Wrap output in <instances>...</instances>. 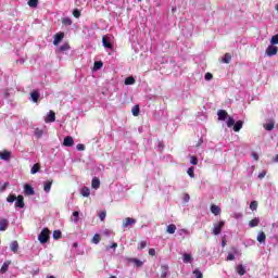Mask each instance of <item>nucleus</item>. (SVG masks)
<instances>
[{
  "instance_id": "8fccbe9b",
  "label": "nucleus",
  "mask_w": 278,
  "mask_h": 278,
  "mask_svg": "<svg viewBox=\"0 0 278 278\" xmlns=\"http://www.w3.org/2000/svg\"><path fill=\"white\" fill-rule=\"evenodd\" d=\"M270 45H278V34L271 37Z\"/></svg>"
},
{
  "instance_id": "5701e85b",
  "label": "nucleus",
  "mask_w": 278,
  "mask_h": 278,
  "mask_svg": "<svg viewBox=\"0 0 278 278\" xmlns=\"http://www.w3.org/2000/svg\"><path fill=\"white\" fill-rule=\"evenodd\" d=\"M211 212L215 216H218V214H220V206L215 205V204L211 205Z\"/></svg>"
},
{
  "instance_id": "0e129e2a",
  "label": "nucleus",
  "mask_w": 278,
  "mask_h": 278,
  "mask_svg": "<svg viewBox=\"0 0 278 278\" xmlns=\"http://www.w3.org/2000/svg\"><path fill=\"white\" fill-rule=\"evenodd\" d=\"M233 253H238V249L232 248Z\"/></svg>"
},
{
  "instance_id": "49530a36",
  "label": "nucleus",
  "mask_w": 278,
  "mask_h": 278,
  "mask_svg": "<svg viewBox=\"0 0 278 278\" xmlns=\"http://www.w3.org/2000/svg\"><path fill=\"white\" fill-rule=\"evenodd\" d=\"M193 275L195 276V278H203V273H201V270L199 269H194Z\"/></svg>"
},
{
  "instance_id": "a18cd8bd",
  "label": "nucleus",
  "mask_w": 278,
  "mask_h": 278,
  "mask_svg": "<svg viewBox=\"0 0 278 278\" xmlns=\"http://www.w3.org/2000/svg\"><path fill=\"white\" fill-rule=\"evenodd\" d=\"M204 79L205 81H212V79H214V75H212V73H206L204 75Z\"/></svg>"
},
{
  "instance_id": "3c124183",
  "label": "nucleus",
  "mask_w": 278,
  "mask_h": 278,
  "mask_svg": "<svg viewBox=\"0 0 278 278\" xmlns=\"http://www.w3.org/2000/svg\"><path fill=\"white\" fill-rule=\"evenodd\" d=\"M73 216H74V223H79V212L75 211L73 213Z\"/></svg>"
},
{
  "instance_id": "6e6552de",
  "label": "nucleus",
  "mask_w": 278,
  "mask_h": 278,
  "mask_svg": "<svg viewBox=\"0 0 278 278\" xmlns=\"http://www.w3.org/2000/svg\"><path fill=\"white\" fill-rule=\"evenodd\" d=\"M74 144L75 140L71 136H67L63 139V147H73Z\"/></svg>"
},
{
  "instance_id": "603ef678",
  "label": "nucleus",
  "mask_w": 278,
  "mask_h": 278,
  "mask_svg": "<svg viewBox=\"0 0 278 278\" xmlns=\"http://www.w3.org/2000/svg\"><path fill=\"white\" fill-rule=\"evenodd\" d=\"M226 260L227 262H233V260H236V255H233V253H229Z\"/></svg>"
},
{
  "instance_id": "680f3d73",
  "label": "nucleus",
  "mask_w": 278,
  "mask_h": 278,
  "mask_svg": "<svg viewBox=\"0 0 278 278\" xmlns=\"http://www.w3.org/2000/svg\"><path fill=\"white\" fill-rule=\"evenodd\" d=\"M202 144H203V139H200L199 142H198V144H197L195 147L199 148V147L202 146Z\"/></svg>"
},
{
  "instance_id": "7ed1b4c3",
  "label": "nucleus",
  "mask_w": 278,
  "mask_h": 278,
  "mask_svg": "<svg viewBox=\"0 0 278 278\" xmlns=\"http://www.w3.org/2000/svg\"><path fill=\"white\" fill-rule=\"evenodd\" d=\"M15 207L23 210L25 207V198L23 195H17L15 200Z\"/></svg>"
},
{
  "instance_id": "9b49d317",
  "label": "nucleus",
  "mask_w": 278,
  "mask_h": 278,
  "mask_svg": "<svg viewBox=\"0 0 278 278\" xmlns=\"http://www.w3.org/2000/svg\"><path fill=\"white\" fill-rule=\"evenodd\" d=\"M217 116H218V121H227V116H229V114L225 110H219L217 112Z\"/></svg>"
},
{
  "instance_id": "412c9836",
  "label": "nucleus",
  "mask_w": 278,
  "mask_h": 278,
  "mask_svg": "<svg viewBox=\"0 0 278 278\" xmlns=\"http://www.w3.org/2000/svg\"><path fill=\"white\" fill-rule=\"evenodd\" d=\"M220 62L223 64H229L231 62V54L229 52L225 53Z\"/></svg>"
},
{
  "instance_id": "4c0bfd02",
  "label": "nucleus",
  "mask_w": 278,
  "mask_h": 278,
  "mask_svg": "<svg viewBox=\"0 0 278 278\" xmlns=\"http://www.w3.org/2000/svg\"><path fill=\"white\" fill-rule=\"evenodd\" d=\"M236 125V119L233 117L229 116L227 121V127H233Z\"/></svg>"
},
{
  "instance_id": "b1692460",
  "label": "nucleus",
  "mask_w": 278,
  "mask_h": 278,
  "mask_svg": "<svg viewBox=\"0 0 278 278\" xmlns=\"http://www.w3.org/2000/svg\"><path fill=\"white\" fill-rule=\"evenodd\" d=\"M264 129H266V131H273V129H275V122L270 121L268 124H264Z\"/></svg>"
},
{
  "instance_id": "7c9ffc66",
  "label": "nucleus",
  "mask_w": 278,
  "mask_h": 278,
  "mask_svg": "<svg viewBox=\"0 0 278 278\" xmlns=\"http://www.w3.org/2000/svg\"><path fill=\"white\" fill-rule=\"evenodd\" d=\"M91 242H92L93 244H99V243L101 242V235L96 233V235L93 236V238L91 239Z\"/></svg>"
},
{
  "instance_id": "f8f14e48",
  "label": "nucleus",
  "mask_w": 278,
  "mask_h": 278,
  "mask_svg": "<svg viewBox=\"0 0 278 278\" xmlns=\"http://www.w3.org/2000/svg\"><path fill=\"white\" fill-rule=\"evenodd\" d=\"M91 187L93 188V190H99V188H101V180H99V178L97 177L92 178Z\"/></svg>"
},
{
  "instance_id": "72a5a7b5",
  "label": "nucleus",
  "mask_w": 278,
  "mask_h": 278,
  "mask_svg": "<svg viewBox=\"0 0 278 278\" xmlns=\"http://www.w3.org/2000/svg\"><path fill=\"white\" fill-rule=\"evenodd\" d=\"M131 112H132V115L140 116V105H135Z\"/></svg>"
},
{
  "instance_id": "de8ad7c7",
  "label": "nucleus",
  "mask_w": 278,
  "mask_h": 278,
  "mask_svg": "<svg viewBox=\"0 0 278 278\" xmlns=\"http://www.w3.org/2000/svg\"><path fill=\"white\" fill-rule=\"evenodd\" d=\"M8 268H10V263H3L1 267V273H8Z\"/></svg>"
},
{
  "instance_id": "e433bc0d",
  "label": "nucleus",
  "mask_w": 278,
  "mask_h": 278,
  "mask_svg": "<svg viewBox=\"0 0 278 278\" xmlns=\"http://www.w3.org/2000/svg\"><path fill=\"white\" fill-rule=\"evenodd\" d=\"M17 197L16 194H9L7 198L8 203H14L16 201Z\"/></svg>"
},
{
  "instance_id": "a211bd4d",
  "label": "nucleus",
  "mask_w": 278,
  "mask_h": 278,
  "mask_svg": "<svg viewBox=\"0 0 278 278\" xmlns=\"http://www.w3.org/2000/svg\"><path fill=\"white\" fill-rule=\"evenodd\" d=\"M12 157V153L10 151L0 152V160H10Z\"/></svg>"
},
{
  "instance_id": "37998d69",
  "label": "nucleus",
  "mask_w": 278,
  "mask_h": 278,
  "mask_svg": "<svg viewBox=\"0 0 278 278\" xmlns=\"http://www.w3.org/2000/svg\"><path fill=\"white\" fill-rule=\"evenodd\" d=\"M250 210H252V212H255L257 210V201H252L250 203Z\"/></svg>"
},
{
  "instance_id": "a19ab883",
  "label": "nucleus",
  "mask_w": 278,
  "mask_h": 278,
  "mask_svg": "<svg viewBox=\"0 0 278 278\" xmlns=\"http://www.w3.org/2000/svg\"><path fill=\"white\" fill-rule=\"evenodd\" d=\"M70 49H71V45H68V43H63V45L59 48L60 51H68Z\"/></svg>"
},
{
  "instance_id": "ddd939ff",
  "label": "nucleus",
  "mask_w": 278,
  "mask_h": 278,
  "mask_svg": "<svg viewBox=\"0 0 278 278\" xmlns=\"http://www.w3.org/2000/svg\"><path fill=\"white\" fill-rule=\"evenodd\" d=\"M237 273L240 277H244V275H247V267H244L242 264H239L237 267Z\"/></svg>"
},
{
  "instance_id": "aec40b11",
  "label": "nucleus",
  "mask_w": 278,
  "mask_h": 278,
  "mask_svg": "<svg viewBox=\"0 0 278 278\" xmlns=\"http://www.w3.org/2000/svg\"><path fill=\"white\" fill-rule=\"evenodd\" d=\"M10 249L13 253H18V241H12L10 244Z\"/></svg>"
},
{
  "instance_id": "6ab92c4d",
  "label": "nucleus",
  "mask_w": 278,
  "mask_h": 278,
  "mask_svg": "<svg viewBox=\"0 0 278 278\" xmlns=\"http://www.w3.org/2000/svg\"><path fill=\"white\" fill-rule=\"evenodd\" d=\"M184 264H190L192 262V254L185 253L182 255Z\"/></svg>"
},
{
  "instance_id": "2f4dec72",
  "label": "nucleus",
  "mask_w": 278,
  "mask_h": 278,
  "mask_svg": "<svg viewBox=\"0 0 278 278\" xmlns=\"http://www.w3.org/2000/svg\"><path fill=\"white\" fill-rule=\"evenodd\" d=\"M250 227H257L260 225V218L255 217L252 220L249 222Z\"/></svg>"
},
{
  "instance_id": "bb28decb",
  "label": "nucleus",
  "mask_w": 278,
  "mask_h": 278,
  "mask_svg": "<svg viewBox=\"0 0 278 278\" xmlns=\"http://www.w3.org/2000/svg\"><path fill=\"white\" fill-rule=\"evenodd\" d=\"M103 68V61H96L93 64V71H101Z\"/></svg>"
},
{
  "instance_id": "f257e3e1",
  "label": "nucleus",
  "mask_w": 278,
  "mask_h": 278,
  "mask_svg": "<svg viewBox=\"0 0 278 278\" xmlns=\"http://www.w3.org/2000/svg\"><path fill=\"white\" fill-rule=\"evenodd\" d=\"M50 239H51V230H49V228H43L38 236V240L40 244H47V242H49Z\"/></svg>"
},
{
  "instance_id": "f03ea898",
  "label": "nucleus",
  "mask_w": 278,
  "mask_h": 278,
  "mask_svg": "<svg viewBox=\"0 0 278 278\" xmlns=\"http://www.w3.org/2000/svg\"><path fill=\"white\" fill-rule=\"evenodd\" d=\"M223 227H225V222L220 220L213 229V236H220V232L223 231Z\"/></svg>"
},
{
  "instance_id": "20e7f679",
  "label": "nucleus",
  "mask_w": 278,
  "mask_h": 278,
  "mask_svg": "<svg viewBox=\"0 0 278 278\" xmlns=\"http://www.w3.org/2000/svg\"><path fill=\"white\" fill-rule=\"evenodd\" d=\"M266 53L269 58H273V55H277V53H278L277 46H268L266 49Z\"/></svg>"
},
{
  "instance_id": "f3484780",
  "label": "nucleus",
  "mask_w": 278,
  "mask_h": 278,
  "mask_svg": "<svg viewBox=\"0 0 278 278\" xmlns=\"http://www.w3.org/2000/svg\"><path fill=\"white\" fill-rule=\"evenodd\" d=\"M244 125V122L238 121L237 123L233 124V131L238 132L240 129H242V126Z\"/></svg>"
},
{
  "instance_id": "ea45409f",
  "label": "nucleus",
  "mask_w": 278,
  "mask_h": 278,
  "mask_svg": "<svg viewBox=\"0 0 278 278\" xmlns=\"http://www.w3.org/2000/svg\"><path fill=\"white\" fill-rule=\"evenodd\" d=\"M29 8H38V0H28Z\"/></svg>"
},
{
  "instance_id": "423d86ee",
  "label": "nucleus",
  "mask_w": 278,
  "mask_h": 278,
  "mask_svg": "<svg viewBox=\"0 0 278 278\" xmlns=\"http://www.w3.org/2000/svg\"><path fill=\"white\" fill-rule=\"evenodd\" d=\"M131 225H136V219L131 218V217H126L123 220V225L122 227L127 228V227H131Z\"/></svg>"
},
{
  "instance_id": "0eeeda50",
  "label": "nucleus",
  "mask_w": 278,
  "mask_h": 278,
  "mask_svg": "<svg viewBox=\"0 0 278 278\" xmlns=\"http://www.w3.org/2000/svg\"><path fill=\"white\" fill-rule=\"evenodd\" d=\"M24 193L26 194V197H34V194H36V191L30 185H25Z\"/></svg>"
},
{
  "instance_id": "1a4fd4ad",
  "label": "nucleus",
  "mask_w": 278,
  "mask_h": 278,
  "mask_svg": "<svg viewBox=\"0 0 278 278\" xmlns=\"http://www.w3.org/2000/svg\"><path fill=\"white\" fill-rule=\"evenodd\" d=\"M45 123H55V112L50 111L47 117L45 118Z\"/></svg>"
},
{
  "instance_id": "4d7b16f0",
  "label": "nucleus",
  "mask_w": 278,
  "mask_h": 278,
  "mask_svg": "<svg viewBox=\"0 0 278 278\" xmlns=\"http://www.w3.org/2000/svg\"><path fill=\"white\" fill-rule=\"evenodd\" d=\"M266 177V172H262L258 174V179H264Z\"/></svg>"
},
{
  "instance_id": "dca6fc26",
  "label": "nucleus",
  "mask_w": 278,
  "mask_h": 278,
  "mask_svg": "<svg viewBox=\"0 0 278 278\" xmlns=\"http://www.w3.org/2000/svg\"><path fill=\"white\" fill-rule=\"evenodd\" d=\"M30 99L33 103H38V99H40V93L38 91L30 92Z\"/></svg>"
},
{
  "instance_id": "4468645a",
  "label": "nucleus",
  "mask_w": 278,
  "mask_h": 278,
  "mask_svg": "<svg viewBox=\"0 0 278 278\" xmlns=\"http://www.w3.org/2000/svg\"><path fill=\"white\" fill-rule=\"evenodd\" d=\"M51 186H53V179L43 182L45 192H51Z\"/></svg>"
},
{
  "instance_id": "cd10ccee",
  "label": "nucleus",
  "mask_w": 278,
  "mask_h": 278,
  "mask_svg": "<svg viewBox=\"0 0 278 278\" xmlns=\"http://www.w3.org/2000/svg\"><path fill=\"white\" fill-rule=\"evenodd\" d=\"M80 194L83 197H90V188L88 187H83L81 190H80Z\"/></svg>"
},
{
  "instance_id": "58836bf2",
  "label": "nucleus",
  "mask_w": 278,
  "mask_h": 278,
  "mask_svg": "<svg viewBox=\"0 0 278 278\" xmlns=\"http://www.w3.org/2000/svg\"><path fill=\"white\" fill-rule=\"evenodd\" d=\"M190 164H192V166H197V164H199V159L194 155L190 156Z\"/></svg>"
},
{
  "instance_id": "c03bdc74",
  "label": "nucleus",
  "mask_w": 278,
  "mask_h": 278,
  "mask_svg": "<svg viewBox=\"0 0 278 278\" xmlns=\"http://www.w3.org/2000/svg\"><path fill=\"white\" fill-rule=\"evenodd\" d=\"M187 173L191 179H194V167H189Z\"/></svg>"
},
{
  "instance_id": "864d4df0",
  "label": "nucleus",
  "mask_w": 278,
  "mask_h": 278,
  "mask_svg": "<svg viewBox=\"0 0 278 278\" xmlns=\"http://www.w3.org/2000/svg\"><path fill=\"white\" fill-rule=\"evenodd\" d=\"M76 149H77V151H86V146H84L83 143H78L76 146Z\"/></svg>"
},
{
  "instance_id": "c756f323",
  "label": "nucleus",
  "mask_w": 278,
  "mask_h": 278,
  "mask_svg": "<svg viewBox=\"0 0 278 278\" xmlns=\"http://www.w3.org/2000/svg\"><path fill=\"white\" fill-rule=\"evenodd\" d=\"M39 172H40V165H39V163H36V164L31 167L30 173H31V175H36V173H39Z\"/></svg>"
},
{
  "instance_id": "9d476101",
  "label": "nucleus",
  "mask_w": 278,
  "mask_h": 278,
  "mask_svg": "<svg viewBox=\"0 0 278 278\" xmlns=\"http://www.w3.org/2000/svg\"><path fill=\"white\" fill-rule=\"evenodd\" d=\"M8 227V218H0V231H7Z\"/></svg>"
},
{
  "instance_id": "09e8293b",
  "label": "nucleus",
  "mask_w": 278,
  "mask_h": 278,
  "mask_svg": "<svg viewBox=\"0 0 278 278\" xmlns=\"http://www.w3.org/2000/svg\"><path fill=\"white\" fill-rule=\"evenodd\" d=\"M73 16H74L75 18H79V16H81V12L79 11V9H75V10L73 11Z\"/></svg>"
},
{
  "instance_id": "c9c22d12",
  "label": "nucleus",
  "mask_w": 278,
  "mask_h": 278,
  "mask_svg": "<svg viewBox=\"0 0 278 278\" xmlns=\"http://www.w3.org/2000/svg\"><path fill=\"white\" fill-rule=\"evenodd\" d=\"M62 25L71 26L73 25V20H71L70 17H64L62 20Z\"/></svg>"
},
{
  "instance_id": "4be33fe9",
  "label": "nucleus",
  "mask_w": 278,
  "mask_h": 278,
  "mask_svg": "<svg viewBox=\"0 0 278 278\" xmlns=\"http://www.w3.org/2000/svg\"><path fill=\"white\" fill-rule=\"evenodd\" d=\"M128 262H131L132 264H135L137 268H141V266L144 264L142 261L138 258H128Z\"/></svg>"
},
{
  "instance_id": "393cba45",
  "label": "nucleus",
  "mask_w": 278,
  "mask_h": 278,
  "mask_svg": "<svg viewBox=\"0 0 278 278\" xmlns=\"http://www.w3.org/2000/svg\"><path fill=\"white\" fill-rule=\"evenodd\" d=\"M257 242H266V233L264 231H261L258 235H257V238H256Z\"/></svg>"
},
{
  "instance_id": "473e14b6",
  "label": "nucleus",
  "mask_w": 278,
  "mask_h": 278,
  "mask_svg": "<svg viewBox=\"0 0 278 278\" xmlns=\"http://www.w3.org/2000/svg\"><path fill=\"white\" fill-rule=\"evenodd\" d=\"M52 238L54 240H60L62 238V231L61 230H54L53 235H52Z\"/></svg>"
},
{
  "instance_id": "2eb2a0df",
  "label": "nucleus",
  "mask_w": 278,
  "mask_h": 278,
  "mask_svg": "<svg viewBox=\"0 0 278 278\" xmlns=\"http://www.w3.org/2000/svg\"><path fill=\"white\" fill-rule=\"evenodd\" d=\"M102 45L105 47V49H114V46H112V42H110V39L108 37L102 38Z\"/></svg>"
},
{
  "instance_id": "6e6d98bb",
  "label": "nucleus",
  "mask_w": 278,
  "mask_h": 278,
  "mask_svg": "<svg viewBox=\"0 0 278 278\" xmlns=\"http://www.w3.org/2000/svg\"><path fill=\"white\" fill-rule=\"evenodd\" d=\"M149 255H151V257H155V249H149Z\"/></svg>"
},
{
  "instance_id": "13d9d810",
  "label": "nucleus",
  "mask_w": 278,
  "mask_h": 278,
  "mask_svg": "<svg viewBox=\"0 0 278 278\" xmlns=\"http://www.w3.org/2000/svg\"><path fill=\"white\" fill-rule=\"evenodd\" d=\"M252 157H253L254 160H256V161L260 160V155H257V153H253V154H252Z\"/></svg>"
},
{
  "instance_id": "e2e57ef3",
  "label": "nucleus",
  "mask_w": 278,
  "mask_h": 278,
  "mask_svg": "<svg viewBox=\"0 0 278 278\" xmlns=\"http://www.w3.org/2000/svg\"><path fill=\"white\" fill-rule=\"evenodd\" d=\"M274 162H278V154L275 156Z\"/></svg>"
},
{
  "instance_id": "39448f33",
  "label": "nucleus",
  "mask_w": 278,
  "mask_h": 278,
  "mask_svg": "<svg viewBox=\"0 0 278 278\" xmlns=\"http://www.w3.org/2000/svg\"><path fill=\"white\" fill-rule=\"evenodd\" d=\"M62 40H64V33L55 34L54 35V40H53L54 47H58V45H60L62 42Z\"/></svg>"
},
{
  "instance_id": "c85d7f7f",
  "label": "nucleus",
  "mask_w": 278,
  "mask_h": 278,
  "mask_svg": "<svg viewBox=\"0 0 278 278\" xmlns=\"http://www.w3.org/2000/svg\"><path fill=\"white\" fill-rule=\"evenodd\" d=\"M166 231L167 233H175V231H177V226H175V224H170L167 226Z\"/></svg>"
},
{
  "instance_id": "774afa93",
  "label": "nucleus",
  "mask_w": 278,
  "mask_h": 278,
  "mask_svg": "<svg viewBox=\"0 0 278 278\" xmlns=\"http://www.w3.org/2000/svg\"><path fill=\"white\" fill-rule=\"evenodd\" d=\"M110 278H116V276H111Z\"/></svg>"
},
{
  "instance_id": "bf43d9fd",
  "label": "nucleus",
  "mask_w": 278,
  "mask_h": 278,
  "mask_svg": "<svg viewBox=\"0 0 278 278\" xmlns=\"http://www.w3.org/2000/svg\"><path fill=\"white\" fill-rule=\"evenodd\" d=\"M118 248V243H112V245L110 247V249H117Z\"/></svg>"
},
{
  "instance_id": "052dcab7",
  "label": "nucleus",
  "mask_w": 278,
  "mask_h": 278,
  "mask_svg": "<svg viewBox=\"0 0 278 278\" xmlns=\"http://www.w3.org/2000/svg\"><path fill=\"white\" fill-rule=\"evenodd\" d=\"M222 247H227V240L226 239L222 240Z\"/></svg>"
},
{
  "instance_id": "338daca9",
  "label": "nucleus",
  "mask_w": 278,
  "mask_h": 278,
  "mask_svg": "<svg viewBox=\"0 0 278 278\" xmlns=\"http://www.w3.org/2000/svg\"><path fill=\"white\" fill-rule=\"evenodd\" d=\"M186 199H187V201H190V195H187V198H186Z\"/></svg>"
},
{
  "instance_id": "a878e982",
  "label": "nucleus",
  "mask_w": 278,
  "mask_h": 278,
  "mask_svg": "<svg viewBox=\"0 0 278 278\" xmlns=\"http://www.w3.org/2000/svg\"><path fill=\"white\" fill-rule=\"evenodd\" d=\"M134 84H136V78H134V76H129L125 79L126 86H134Z\"/></svg>"
},
{
  "instance_id": "f704fd0d",
  "label": "nucleus",
  "mask_w": 278,
  "mask_h": 278,
  "mask_svg": "<svg viewBox=\"0 0 278 278\" xmlns=\"http://www.w3.org/2000/svg\"><path fill=\"white\" fill-rule=\"evenodd\" d=\"M149 243L147 242V241H140L139 243H138V251H142V249H147V245H148Z\"/></svg>"
},
{
  "instance_id": "69168bd1",
  "label": "nucleus",
  "mask_w": 278,
  "mask_h": 278,
  "mask_svg": "<svg viewBox=\"0 0 278 278\" xmlns=\"http://www.w3.org/2000/svg\"><path fill=\"white\" fill-rule=\"evenodd\" d=\"M186 199H187V201H190V195H187V198H186Z\"/></svg>"
},
{
  "instance_id": "5fc2aeb1",
  "label": "nucleus",
  "mask_w": 278,
  "mask_h": 278,
  "mask_svg": "<svg viewBox=\"0 0 278 278\" xmlns=\"http://www.w3.org/2000/svg\"><path fill=\"white\" fill-rule=\"evenodd\" d=\"M108 214L105 213V211H103V212H101L100 214H99V218H100V220H105V216H106Z\"/></svg>"
},
{
  "instance_id": "79ce46f5",
  "label": "nucleus",
  "mask_w": 278,
  "mask_h": 278,
  "mask_svg": "<svg viewBox=\"0 0 278 278\" xmlns=\"http://www.w3.org/2000/svg\"><path fill=\"white\" fill-rule=\"evenodd\" d=\"M45 134V131H42V129H40V128H36V130H35V136L37 137V138H42V135Z\"/></svg>"
}]
</instances>
